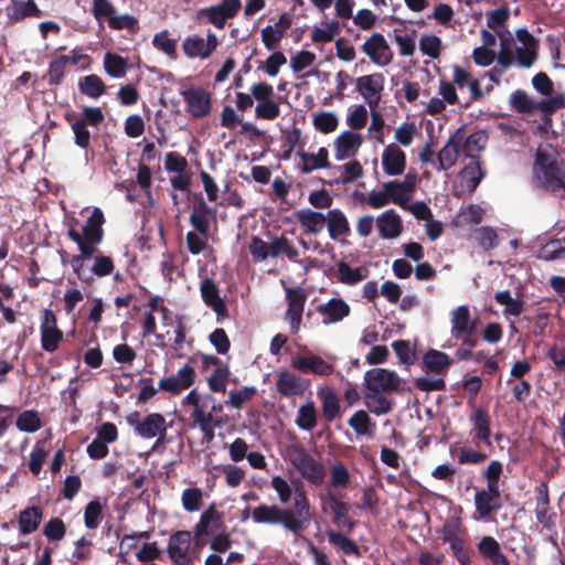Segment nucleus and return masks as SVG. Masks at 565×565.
<instances>
[{
  "instance_id": "f257e3e1",
  "label": "nucleus",
  "mask_w": 565,
  "mask_h": 565,
  "mask_svg": "<svg viewBox=\"0 0 565 565\" xmlns=\"http://www.w3.org/2000/svg\"><path fill=\"white\" fill-rule=\"evenodd\" d=\"M292 486L295 488V497L291 508H280L276 504H259L252 511L254 522L269 525L281 524L292 533H299L305 530L311 520L309 499L300 480H294Z\"/></svg>"
},
{
  "instance_id": "f03ea898",
  "label": "nucleus",
  "mask_w": 565,
  "mask_h": 565,
  "mask_svg": "<svg viewBox=\"0 0 565 565\" xmlns=\"http://www.w3.org/2000/svg\"><path fill=\"white\" fill-rule=\"evenodd\" d=\"M105 223L104 213L99 207H95L83 226L81 234L74 227L68 228L67 236L76 243L79 254L73 255L70 263L81 268L82 260H89L97 252V246L103 242Z\"/></svg>"
},
{
  "instance_id": "7ed1b4c3",
  "label": "nucleus",
  "mask_w": 565,
  "mask_h": 565,
  "mask_svg": "<svg viewBox=\"0 0 565 565\" xmlns=\"http://www.w3.org/2000/svg\"><path fill=\"white\" fill-rule=\"evenodd\" d=\"M555 150L537 148L533 173L541 188L551 193L565 194V163Z\"/></svg>"
},
{
  "instance_id": "20e7f679",
  "label": "nucleus",
  "mask_w": 565,
  "mask_h": 565,
  "mask_svg": "<svg viewBox=\"0 0 565 565\" xmlns=\"http://www.w3.org/2000/svg\"><path fill=\"white\" fill-rule=\"evenodd\" d=\"M290 463L310 484L319 486L324 481L326 469L302 445H291L287 449Z\"/></svg>"
},
{
  "instance_id": "39448f33",
  "label": "nucleus",
  "mask_w": 565,
  "mask_h": 565,
  "mask_svg": "<svg viewBox=\"0 0 565 565\" xmlns=\"http://www.w3.org/2000/svg\"><path fill=\"white\" fill-rule=\"evenodd\" d=\"M192 533L186 530H179L170 535L167 545V553L174 565H194V551H191Z\"/></svg>"
},
{
  "instance_id": "423d86ee",
  "label": "nucleus",
  "mask_w": 565,
  "mask_h": 565,
  "mask_svg": "<svg viewBox=\"0 0 565 565\" xmlns=\"http://www.w3.org/2000/svg\"><path fill=\"white\" fill-rule=\"evenodd\" d=\"M401 379L388 369H371L364 374L365 391L373 393H391L401 388Z\"/></svg>"
},
{
  "instance_id": "0eeeda50",
  "label": "nucleus",
  "mask_w": 565,
  "mask_h": 565,
  "mask_svg": "<svg viewBox=\"0 0 565 565\" xmlns=\"http://www.w3.org/2000/svg\"><path fill=\"white\" fill-rule=\"evenodd\" d=\"M476 520L489 521L503 504L500 488L487 487L475 493Z\"/></svg>"
},
{
  "instance_id": "6e6552de",
  "label": "nucleus",
  "mask_w": 565,
  "mask_h": 565,
  "mask_svg": "<svg viewBox=\"0 0 565 565\" xmlns=\"http://www.w3.org/2000/svg\"><path fill=\"white\" fill-rule=\"evenodd\" d=\"M469 422L471 424V440L476 447L486 445L492 447L491 440V417L488 409L473 406L469 415Z\"/></svg>"
},
{
  "instance_id": "1a4fd4ad",
  "label": "nucleus",
  "mask_w": 565,
  "mask_h": 565,
  "mask_svg": "<svg viewBox=\"0 0 565 565\" xmlns=\"http://www.w3.org/2000/svg\"><path fill=\"white\" fill-rule=\"evenodd\" d=\"M216 209L210 206L202 193L194 194L193 210L189 222L191 226L202 236H210L211 222L216 221Z\"/></svg>"
},
{
  "instance_id": "9d476101",
  "label": "nucleus",
  "mask_w": 565,
  "mask_h": 565,
  "mask_svg": "<svg viewBox=\"0 0 565 565\" xmlns=\"http://www.w3.org/2000/svg\"><path fill=\"white\" fill-rule=\"evenodd\" d=\"M241 8V0H223L220 4L200 9L198 18H205L215 28L224 29L227 20L234 18Z\"/></svg>"
},
{
  "instance_id": "9b49d317",
  "label": "nucleus",
  "mask_w": 565,
  "mask_h": 565,
  "mask_svg": "<svg viewBox=\"0 0 565 565\" xmlns=\"http://www.w3.org/2000/svg\"><path fill=\"white\" fill-rule=\"evenodd\" d=\"M41 347L45 352H55L64 333L57 326V317L51 309H44L40 324Z\"/></svg>"
},
{
  "instance_id": "f8f14e48",
  "label": "nucleus",
  "mask_w": 565,
  "mask_h": 565,
  "mask_svg": "<svg viewBox=\"0 0 565 565\" xmlns=\"http://www.w3.org/2000/svg\"><path fill=\"white\" fill-rule=\"evenodd\" d=\"M186 111L193 118H203L210 114L212 108V98L202 87H191L181 92Z\"/></svg>"
},
{
  "instance_id": "ddd939ff",
  "label": "nucleus",
  "mask_w": 565,
  "mask_h": 565,
  "mask_svg": "<svg viewBox=\"0 0 565 565\" xmlns=\"http://www.w3.org/2000/svg\"><path fill=\"white\" fill-rule=\"evenodd\" d=\"M94 259L93 266L87 269L85 267V262L82 260L81 268L77 269L74 265H71L76 277L84 284H92L94 281V277H105L113 273L115 265L111 257L103 255V254H94L92 257Z\"/></svg>"
},
{
  "instance_id": "4468645a",
  "label": "nucleus",
  "mask_w": 565,
  "mask_h": 565,
  "mask_svg": "<svg viewBox=\"0 0 565 565\" xmlns=\"http://www.w3.org/2000/svg\"><path fill=\"white\" fill-rule=\"evenodd\" d=\"M362 51L369 56L372 63L379 66H386L393 61V51L384 35L374 32L363 43Z\"/></svg>"
},
{
  "instance_id": "2eb2a0df",
  "label": "nucleus",
  "mask_w": 565,
  "mask_h": 565,
  "mask_svg": "<svg viewBox=\"0 0 565 565\" xmlns=\"http://www.w3.org/2000/svg\"><path fill=\"white\" fill-rule=\"evenodd\" d=\"M535 518L546 530H553L556 526L557 514L550 507V490L546 482H541L535 488Z\"/></svg>"
},
{
  "instance_id": "dca6fc26",
  "label": "nucleus",
  "mask_w": 565,
  "mask_h": 565,
  "mask_svg": "<svg viewBox=\"0 0 565 565\" xmlns=\"http://www.w3.org/2000/svg\"><path fill=\"white\" fill-rule=\"evenodd\" d=\"M384 81L385 78L382 73L363 75L355 79L356 90L372 109L377 107L380 103L381 93L384 89Z\"/></svg>"
},
{
  "instance_id": "f3484780",
  "label": "nucleus",
  "mask_w": 565,
  "mask_h": 565,
  "mask_svg": "<svg viewBox=\"0 0 565 565\" xmlns=\"http://www.w3.org/2000/svg\"><path fill=\"white\" fill-rule=\"evenodd\" d=\"M321 500L329 503L332 513V523L334 525L345 530L348 533L354 531L358 522L350 516V507L347 502L338 498L332 492H328L326 495H322Z\"/></svg>"
},
{
  "instance_id": "a211bd4d",
  "label": "nucleus",
  "mask_w": 565,
  "mask_h": 565,
  "mask_svg": "<svg viewBox=\"0 0 565 565\" xmlns=\"http://www.w3.org/2000/svg\"><path fill=\"white\" fill-rule=\"evenodd\" d=\"M310 386V380L282 370L276 379L277 392L282 397L302 396Z\"/></svg>"
},
{
  "instance_id": "6ab92c4d",
  "label": "nucleus",
  "mask_w": 565,
  "mask_h": 565,
  "mask_svg": "<svg viewBox=\"0 0 565 565\" xmlns=\"http://www.w3.org/2000/svg\"><path fill=\"white\" fill-rule=\"evenodd\" d=\"M195 377L194 367L188 363L175 375L161 379L159 381V388L172 395H179L182 391L194 384Z\"/></svg>"
},
{
  "instance_id": "aec40b11",
  "label": "nucleus",
  "mask_w": 565,
  "mask_h": 565,
  "mask_svg": "<svg viewBox=\"0 0 565 565\" xmlns=\"http://www.w3.org/2000/svg\"><path fill=\"white\" fill-rule=\"evenodd\" d=\"M286 299L288 302L286 319L289 321L291 330L297 332L301 323L307 295L301 287H291L286 289Z\"/></svg>"
},
{
  "instance_id": "412c9836",
  "label": "nucleus",
  "mask_w": 565,
  "mask_h": 565,
  "mask_svg": "<svg viewBox=\"0 0 565 565\" xmlns=\"http://www.w3.org/2000/svg\"><path fill=\"white\" fill-rule=\"evenodd\" d=\"M200 292L204 303L211 308L218 318L228 317L225 300L220 296V289L212 278H204L200 285Z\"/></svg>"
},
{
  "instance_id": "4be33fe9",
  "label": "nucleus",
  "mask_w": 565,
  "mask_h": 565,
  "mask_svg": "<svg viewBox=\"0 0 565 565\" xmlns=\"http://www.w3.org/2000/svg\"><path fill=\"white\" fill-rule=\"evenodd\" d=\"M167 429L166 418L159 413L147 415L135 428L136 433L142 438L150 439L158 437L157 444L162 441Z\"/></svg>"
},
{
  "instance_id": "5701e85b",
  "label": "nucleus",
  "mask_w": 565,
  "mask_h": 565,
  "mask_svg": "<svg viewBox=\"0 0 565 565\" xmlns=\"http://www.w3.org/2000/svg\"><path fill=\"white\" fill-rule=\"evenodd\" d=\"M363 142L362 136L350 130L343 131L334 140V156L337 160L352 158Z\"/></svg>"
},
{
  "instance_id": "b1692460",
  "label": "nucleus",
  "mask_w": 565,
  "mask_h": 565,
  "mask_svg": "<svg viewBox=\"0 0 565 565\" xmlns=\"http://www.w3.org/2000/svg\"><path fill=\"white\" fill-rule=\"evenodd\" d=\"M463 136L460 132V129H458L446 142V145L439 150L437 154V170H448L458 160L459 153L461 152V142H462Z\"/></svg>"
},
{
  "instance_id": "393cba45",
  "label": "nucleus",
  "mask_w": 565,
  "mask_h": 565,
  "mask_svg": "<svg viewBox=\"0 0 565 565\" xmlns=\"http://www.w3.org/2000/svg\"><path fill=\"white\" fill-rule=\"evenodd\" d=\"M292 21L287 13H282L274 25H267L262 30V41L268 51H274L278 46L287 30L290 29Z\"/></svg>"
},
{
  "instance_id": "a878e982",
  "label": "nucleus",
  "mask_w": 565,
  "mask_h": 565,
  "mask_svg": "<svg viewBox=\"0 0 565 565\" xmlns=\"http://www.w3.org/2000/svg\"><path fill=\"white\" fill-rule=\"evenodd\" d=\"M479 555L491 565H511L508 557L502 552L500 543L490 535L482 536L477 543Z\"/></svg>"
},
{
  "instance_id": "bb28decb",
  "label": "nucleus",
  "mask_w": 565,
  "mask_h": 565,
  "mask_svg": "<svg viewBox=\"0 0 565 565\" xmlns=\"http://www.w3.org/2000/svg\"><path fill=\"white\" fill-rule=\"evenodd\" d=\"M383 170L388 175H401L406 168V154L395 143L385 147L382 153Z\"/></svg>"
},
{
  "instance_id": "cd10ccee",
  "label": "nucleus",
  "mask_w": 565,
  "mask_h": 565,
  "mask_svg": "<svg viewBox=\"0 0 565 565\" xmlns=\"http://www.w3.org/2000/svg\"><path fill=\"white\" fill-rule=\"evenodd\" d=\"M477 322L471 319L469 307L463 305L451 312V334L460 339L465 333H476Z\"/></svg>"
},
{
  "instance_id": "c85d7f7f",
  "label": "nucleus",
  "mask_w": 565,
  "mask_h": 565,
  "mask_svg": "<svg viewBox=\"0 0 565 565\" xmlns=\"http://www.w3.org/2000/svg\"><path fill=\"white\" fill-rule=\"evenodd\" d=\"M317 311L322 316L323 324L337 323L350 315V306L341 298H331L319 305Z\"/></svg>"
},
{
  "instance_id": "c756f323",
  "label": "nucleus",
  "mask_w": 565,
  "mask_h": 565,
  "mask_svg": "<svg viewBox=\"0 0 565 565\" xmlns=\"http://www.w3.org/2000/svg\"><path fill=\"white\" fill-rule=\"evenodd\" d=\"M291 366L302 373L311 372L316 375H330L334 367L319 355L300 356L291 360Z\"/></svg>"
},
{
  "instance_id": "7c9ffc66",
  "label": "nucleus",
  "mask_w": 565,
  "mask_h": 565,
  "mask_svg": "<svg viewBox=\"0 0 565 565\" xmlns=\"http://www.w3.org/2000/svg\"><path fill=\"white\" fill-rule=\"evenodd\" d=\"M380 236L384 239H392L403 232L401 216L393 209L386 210L376 218Z\"/></svg>"
},
{
  "instance_id": "2f4dec72",
  "label": "nucleus",
  "mask_w": 565,
  "mask_h": 565,
  "mask_svg": "<svg viewBox=\"0 0 565 565\" xmlns=\"http://www.w3.org/2000/svg\"><path fill=\"white\" fill-rule=\"evenodd\" d=\"M6 13L12 22H19L25 18H40L43 15V12L33 0H11V4L6 9Z\"/></svg>"
},
{
  "instance_id": "473e14b6",
  "label": "nucleus",
  "mask_w": 565,
  "mask_h": 565,
  "mask_svg": "<svg viewBox=\"0 0 565 565\" xmlns=\"http://www.w3.org/2000/svg\"><path fill=\"white\" fill-rule=\"evenodd\" d=\"M443 541L449 543L450 550L460 565L471 564V550L463 537L448 530L444 532Z\"/></svg>"
},
{
  "instance_id": "72a5a7b5",
  "label": "nucleus",
  "mask_w": 565,
  "mask_h": 565,
  "mask_svg": "<svg viewBox=\"0 0 565 565\" xmlns=\"http://www.w3.org/2000/svg\"><path fill=\"white\" fill-rule=\"evenodd\" d=\"M296 218L305 228L306 233L318 234L320 233L327 222V216L321 212L312 211L310 209H302L296 212Z\"/></svg>"
},
{
  "instance_id": "f704fd0d",
  "label": "nucleus",
  "mask_w": 565,
  "mask_h": 565,
  "mask_svg": "<svg viewBox=\"0 0 565 565\" xmlns=\"http://www.w3.org/2000/svg\"><path fill=\"white\" fill-rule=\"evenodd\" d=\"M43 519V510L40 507L32 505L20 511L18 524L20 533L23 535L35 532Z\"/></svg>"
},
{
  "instance_id": "c9c22d12",
  "label": "nucleus",
  "mask_w": 565,
  "mask_h": 565,
  "mask_svg": "<svg viewBox=\"0 0 565 565\" xmlns=\"http://www.w3.org/2000/svg\"><path fill=\"white\" fill-rule=\"evenodd\" d=\"M224 424L223 419L215 417L209 412V414L198 413L195 419L192 420L193 427H199L204 441L210 444L215 438V428L222 427Z\"/></svg>"
},
{
  "instance_id": "e433bc0d",
  "label": "nucleus",
  "mask_w": 565,
  "mask_h": 565,
  "mask_svg": "<svg viewBox=\"0 0 565 565\" xmlns=\"http://www.w3.org/2000/svg\"><path fill=\"white\" fill-rule=\"evenodd\" d=\"M326 223L328 224L329 236L332 239L350 234L348 218L340 209L329 210Z\"/></svg>"
},
{
  "instance_id": "4c0bfd02",
  "label": "nucleus",
  "mask_w": 565,
  "mask_h": 565,
  "mask_svg": "<svg viewBox=\"0 0 565 565\" xmlns=\"http://www.w3.org/2000/svg\"><path fill=\"white\" fill-rule=\"evenodd\" d=\"M298 154L302 162L301 171L303 173H310L316 169L329 168L331 166L328 149L324 147L319 148L316 154L305 151H299Z\"/></svg>"
},
{
  "instance_id": "58836bf2",
  "label": "nucleus",
  "mask_w": 565,
  "mask_h": 565,
  "mask_svg": "<svg viewBox=\"0 0 565 565\" xmlns=\"http://www.w3.org/2000/svg\"><path fill=\"white\" fill-rule=\"evenodd\" d=\"M326 535L329 543L338 547L344 555H354L358 558L362 556L360 546L345 534L334 530H328L326 531Z\"/></svg>"
},
{
  "instance_id": "ea45409f",
  "label": "nucleus",
  "mask_w": 565,
  "mask_h": 565,
  "mask_svg": "<svg viewBox=\"0 0 565 565\" xmlns=\"http://www.w3.org/2000/svg\"><path fill=\"white\" fill-rule=\"evenodd\" d=\"M367 274L369 271L364 267L351 268L344 260L337 263V278L344 285L354 286L364 280Z\"/></svg>"
},
{
  "instance_id": "a19ab883",
  "label": "nucleus",
  "mask_w": 565,
  "mask_h": 565,
  "mask_svg": "<svg viewBox=\"0 0 565 565\" xmlns=\"http://www.w3.org/2000/svg\"><path fill=\"white\" fill-rule=\"evenodd\" d=\"M423 363L429 372L444 374L451 365V360L447 353L430 349L424 354Z\"/></svg>"
},
{
  "instance_id": "79ce46f5",
  "label": "nucleus",
  "mask_w": 565,
  "mask_h": 565,
  "mask_svg": "<svg viewBox=\"0 0 565 565\" xmlns=\"http://www.w3.org/2000/svg\"><path fill=\"white\" fill-rule=\"evenodd\" d=\"M318 397L321 401L322 414L328 422L331 423L341 415L340 399L334 391L321 390L318 392Z\"/></svg>"
},
{
  "instance_id": "37998d69",
  "label": "nucleus",
  "mask_w": 565,
  "mask_h": 565,
  "mask_svg": "<svg viewBox=\"0 0 565 565\" xmlns=\"http://www.w3.org/2000/svg\"><path fill=\"white\" fill-rule=\"evenodd\" d=\"M483 177L484 172L482 171L479 161L475 159L459 173L462 185L469 192H473L477 189Z\"/></svg>"
},
{
  "instance_id": "c03bdc74",
  "label": "nucleus",
  "mask_w": 565,
  "mask_h": 565,
  "mask_svg": "<svg viewBox=\"0 0 565 565\" xmlns=\"http://www.w3.org/2000/svg\"><path fill=\"white\" fill-rule=\"evenodd\" d=\"M78 89L81 94L97 99L106 93V85L98 75L90 74L79 78Z\"/></svg>"
},
{
  "instance_id": "a18cd8bd",
  "label": "nucleus",
  "mask_w": 565,
  "mask_h": 565,
  "mask_svg": "<svg viewBox=\"0 0 565 565\" xmlns=\"http://www.w3.org/2000/svg\"><path fill=\"white\" fill-rule=\"evenodd\" d=\"M497 35L500 39V51L497 55V62L501 67L509 68L514 63L513 39L508 30H497Z\"/></svg>"
},
{
  "instance_id": "49530a36",
  "label": "nucleus",
  "mask_w": 565,
  "mask_h": 565,
  "mask_svg": "<svg viewBox=\"0 0 565 565\" xmlns=\"http://www.w3.org/2000/svg\"><path fill=\"white\" fill-rule=\"evenodd\" d=\"M509 104L518 114H533L537 110V102H535L523 89H516L511 93Z\"/></svg>"
},
{
  "instance_id": "de8ad7c7",
  "label": "nucleus",
  "mask_w": 565,
  "mask_h": 565,
  "mask_svg": "<svg viewBox=\"0 0 565 565\" xmlns=\"http://www.w3.org/2000/svg\"><path fill=\"white\" fill-rule=\"evenodd\" d=\"M364 396L366 407L377 416L390 413L394 406V401L386 397L383 393L365 391Z\"/></svg>"
},
{
  "instance_id": "09e8293b",
  "label": "nucleus",
  "mask_w": 565,
  "mask_h": 565,
  "mask_svg": "<svg viewBox=\"0 0 565 565\" xmlns=\"http://www.w3.org/2000/svg\"><path fill=\"white\" fill-rule=\"evenodd\" d=\"M104 68L109 76L119 78L126 75L128 63L122 56L107 52L104 56Z\"/></svg>"
},
{
  "instance_id": "8fccbe9b",
  "label": "nucleus",
  "mask_w": 565,
  "mask_h": 565,
  "mask_svg": "<svg viewBox=\"0 0 565 565\" xmlns=\"http://www.w3.org/2000/svg\"><path fill=\"white\" fill-rule=\"evenodd\" d=\"M66 65L67 60L65 57H61V55L50 62L47 73L43 77L47 79L50 87L55 88L62 84L65 76Z\"/></svg>"
},
{
  "instance_id": "3c124183",
  "label": "nucleus",
  "mask_w": 565,
  "mask_h": 565,
  "mask_svg": "<svg viewBox=\"0 0 565 565\" xmlns=\"http://www.w3.org/2000/svg\"><path fill=\"white\" fill-rule=\"evenodd\" d=\"M296 424L303 430H312L316 427L317 409L313 402H308L299 407Z\"/></svg>"
},
{
  "instance_id": "603ef678",
  "label": "nucleus",
  "mask_w": 565,
  "mask_h": 565,
  "mask_svg": "<svg viewBox=\"0 0 565 565\" xmlns=\"http://www.w3.org/2000/svg\"><path fill=\"white\" fill-rule=\"evenodd\" d=\"M17 428L23 433H35L42 427L40 415L36 411H23L17 418Z\"/></svg>"
},
{
  "instance_id": "864d4df0",
  "label": "nucleus",
  "mask_w": 565,
  "mask_h": 565,
  "mask_svg": "<svg viewBox=\"0 0 565 565\" xmlns=\"http://www.w3.org/2000/svg\"><path fill=\"white\" fill-rule=\"evenodd\" d=\"M348 425L359 436L367 435L371 428L375 427V423L372 420L366 411H356L348 420Z\"/></svg>"
},
{
  "instance_id": "5fc2aeb1",
  "label": "nucleus",
  "mask_w": 565,
  "mask_h": 565,
  "mask_svg": "<svg viewBox=\"0 0 565 565\" xmlns=\"http://www.w3.org/2000/svg\"><path fill=\"white\" fill-rule=\"evenodd\" d=\"M184 54L190 58L210 57L205 50V40L199 35L188 36L182 43Z\"/></svg>"
},
{
  "instance_id": "6e6d98bb",
  "label": "nucleus",
  "mask_w": 565,
  "mask_h": 565,
  "mask_svg": "<svg viewBox=\"0 0 565 565\" xmlns=\"http://www.w3.org/2000/svg\"><path fill=\"white\" fill-rule=\"evenodd\" d=\"M269 254L274 258L285 254L290 260H296L299 255L298 249L284 235L275 238L269 244Z\"/></svg>"
},
{
  "instance_id": "4d7b16f0",
  "label": "nucleus",
  "mask_w": 565,
  "mask_h": 565,
  "mask_svg": "<svg viewBox=\"0 0 565 565\" xmlns=\"http://www.w3.org/2000/svg\"><path fill=\"white\" fill-rule=\"evenodd\" d=\"M257 394L255 386H244L241 390H233L228 393V399L225 402L227 406L241 409L243 405L253 399Z\"/></svg>"
},
{
  "instance_id": "13d9d810",
  "label": "nucleus",
  "mask_w": 565,
  "mask_h": 565,
  "mask_svg": "<svg viewBox=\"0 0 565 565\" xmlns=\"http://www.w3.org/2000/svg\"><path fill=\"white\" fill-rule=\"evenodd\" d=\"M230 374L231 373L227 365L216 367L207 377L210 390L215 393H225Z\"/></svg>"
},
{
  "instance_id": "bf43d9fd",
  "label": "nucleus",
  "mask_w": 565,
  "mask_h": 565,
  "mask_svg": "<svg viewBox=\"0 0 565 565\" xmlns=\"http://www.w3.org/2000/svg\"><path fill=\"white\" fill-rule=\"evenodd\" d=\"M152 45L167 54L172 58H177V40L169 38V32L167 30L160 31L154 34L152 40Z\"/></svg>"
},
{
  "instance_id": "052dcab7",
  "label": "nucleus",
  "mask_w": 565,
  "mask_h": 565,
  "mask_svg": "<svg viewBox=\"0 0 565 565\" xmlns=\"http://www.w3.org/2000/svg\"><path fill=\"white\" fill-rule=\"evenodd\" d=\"M203 493L200 488H186L183 490L181 501L183 509L188 512L199 511L202 507Z\"/></svg>"
},
{
  "instance_id": "680f3d73",
  "label": "nucleus",
  "mask_w": 565,
  "mask_h": 565,
  "mask_svg": "<svg viewBox=\"0 0 565 565\" xmlns=\"http://www.w3.org/2000/svg\"><path fill=\"white\" fill-rule=\"evenodd\" d=\"M103 514V508L98 499H94L87 503L84 511V523L89 530H95L99 525V519Z\"/></svg>"
},
{
  "instance_id": "e2e57ef3",
  "label": "nucleus",
  "mask_w": 565,
  "mask_h": 565,
  "mask_svg": "<svg viewBox=\"0 0 565 565\" xmlns=\"http://www.w3.org/2000/svg\"><path fill=\"white\" fill-rule=\"evenodd\" d=\"M540 258L544 260H554L565 257V237L561 239H553L545 244L540 249Z\"/></svg>"
},
{
  "instance_id": "0e129e2a",
  "label": "nucleus",
  "mask_w": 565,
  "mask_h": 565,
  "mask_svg": "<svg viewBox=\"0 0 565 565\" xmlns=\"http://www.w3.org/2000/svg\"><path fill=\"white\" fill-rule=\"evenodd\" d=\"M330 486L333 488H348L351 481V475L342 462L332 465L330 470Z\"/></svg>"
},
{
  "instance_id": "69168bd1",
  "label": "nucleus",
  "mask_w": 565,
  "mask_h": 565,
  "mask_svg": "<svg viewBox=\"0 0 565 565\" xmlns=\"http://www.w3.org/2000/svg\"><path fill=\"white\" fill-rule=\"evenodd\" d=\"M510 18L508 7H501L487 13V25L489 29L504 31Z\"/></svg>"
},
{
  "instance_id": "338daca9",
  "label": "nucleus",
  "mask_w": 565,
  "mask_h": 565,
  "mask_svg": "<svg viewBox=\"0 0 565 565\" xmlns=\"http://www.w3.org/2000/svg\"><path fill=\"white\" fill-rule=\"evenodd\" d=\"M539 58V49L516 46L514 52V63L522 68H530Z\"/></svg>"
},
{
  "instance_id": "774afa93",
  "label": "nucleus",
  "mask_w": 565,
  "mask_h": 565,
  "mask_svg": "<svg viewBox=\"0 0 565 565\" xmlns=\"http://www.w3.org/2000/svg\"><path fill=\"white\" fill-rule=\"evenodd\" d=\"M565 108V95L556 94L537 102V110L544 116H552L556 110Z\"/></svg>"
}]
</instances>
